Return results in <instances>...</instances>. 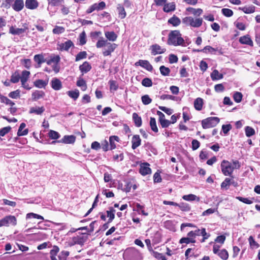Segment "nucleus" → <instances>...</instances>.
Masks as SVG:
<instances>
[{
  "label": "nucleus",
  "instance_id": "58836bf2",
  "mask_svg": "<svg viewBox=\"0 0 260 260\" xmlns=\"http://www.w3.org/2000/svg\"><path fill=\"white\" fill-rule=\"evenodd\" d=\"M67 94L70 98L73 99L74 100H76L79 97V91L77 89L75 90L68 91L67 92Z\"/></svg>",
  "mask_w": 260,
  "mask_h": 260
},
{
  "label": "nucleus",
  "instance_id": "c03bdc74",
  "mask_svg": "<svg viewBox=\"0 0 260 260\" xmlns=\"http://www.w3.org/2000/svg\"><path fill=\"white\" fill-rule=\"evenodd\" d=\"M94 10L100 11L104 9L106 7V4L104 2H101L97 4L95 3L93 5Z\"/></svg>",
  "mask_w": 260,
  "mask_h": 260
},
{
  "label": "nucleus",
  "instance_id": "9b49d317",
  "mask_svg": "<svg viewBox=\"0 0 260 260\" xmlns=\"http://www.w3.org/2000/svg\"><path fill=\"white\" fill-rule=\"evenodd\" d=\"M239 41L241 44L247 45L251 47L253 46V41L248 35L240 37Z\"/></svg>",
  "mask_w": 260,
  "mask_h": 260
},
{
  "label": "nucleus",
  "instance_id": "2f4dec72",
  "mask_svg": "<svg viewBox=\"0 0 260 260\" xmlns=\"http://www.w3.org/2000/svg\"><path fill=\"white\" fill-rule=\"evenodd\" d=\"M60 59L59 55H54L51 56L50 59L46 60V63L48 65H51L52 63L57 64L60 61Z\"/></svg>",
  "mask_w": 260,
  "mask_h": 260
},
{
  "label": "nucleus",
  "instance_id": "f257e3e1",
  "mask_svg": "<svg viewBox=\"0 0 260 260\" xmlns=\"http://www.w3.org/2000/svg\"><path fill=\"white\" fill-rule=\"evenodd\" d=\"M96 47L98 48L104 47L103 50V54L104 56H107L111 55V53L117 47V45L108 42L103 37H100L96 43Z\"/></svg>",
  "mask_w": 260,
  "mask_h": 260
},
{
  "label": "nucleus",
  "instance_id": "6e6552de",
  "mask_svg": "<svg viewBox=\"0 0 260 260\" xmlns=\"http://www.w3.org/2000/svg\"><path fill=\"white\" fill-rule=\"evenodd\" d=\"M28 29L26 26H24L23 28H17L15 26H11L9 27V34L12 35L20 36L24 34L26 30Z\"/></svg>",
  "mask_w": 260,
  "mask_h": 260
},
{
  "label": "nucleus",
  "instance_id": "f3484780",
  "mask_svg": "<svg viewBox=\"0 0 260 260\" xmlns=\"http://www.w3.org/2000/svg\"><path fill=\"white\" fill-rule=\"evenodd\" d=\"M45 111V108L44 107H32L30 108L29 113L33 114L35 113L37 115H41Z\"/></svg>",
  "mask_w": 260,
  "mask_h": 260
},
{
  "label": "nucleus",
  "instance_id": "f03ea898",
  "mask_svg": "<svg viewBox=\"0 0 260 260\" xmlns=\"http://www.w3.org/2000/svg\"><path fill=\"white\" fill-rule=\"evenodd\" d=\"M168 44L174 46H186L184 40L182 38L180 31L177 30H172L169 34Z\"/></svg>",
  "mask_w": 260,
  "mask_h": 260
},
{
  "label": "nucleus",
  "instance_id": "412c9836",
  "mask_svg": "<svg viewBox=\"0 0 260 260\" xmlns=\"http://www.w3.org/2000/svg\"><path fill=\"white\" fill-rule=\"evenodd\" d=\"M45 94V92L43 91L36 90L32 92L31 94L32 99L33 101H36L41 98H44Z\"/></svg>",
  "mask_w": 260,
  "mask_h": 260
},
{
  "label": "nucleus",
  "instance_id": "c85d7f7f",
  "mask_svg": "<svg viewBox=\"0 0 260 260\" xmlns=\"http://www.w3.org/2000/svg\"><path fill=\"white\" fill-rule=\"evenodd\" d=\"M182 199L187 201H197V202L200 201V198L193 194H189L187 195H184L182 197Z\"/></svg>",
  "mask_w": 260,
  "mask_h": 260
},
{
  "label": "nucleus",
  "instance_id": "8fccbe9b",
  "mask_svg": "<svg viewBox=\"0 0 260 260\" xmlns=\"http://www.w3.org/2000/svg\"><path fill=\"white\" fill-rule=\"evenodd\" d=\"M110 85V90L111 91H115L117 90L118 88V85L116 82V81L114 80H110L109 82Z\"/></svg>",
  "mask_w": 260,
  "mask_h": 260
},
{
  "label": "nucleus",
  "instance_id": "69168bd1",
  "mask_svg": "<svg viewBox=\"0 0 260 260\" xmlns=\"http://www.w3.org/2000/svg\"><path fill=\"white\" fill-rule=\"evenodd\" d=\"M20 90H16L9 93V96L12 99H17L20 96Z\"/></svg>",
  "mask_w": 260,
  "mask_h": 260
},
{
  "label": "nucleus",
  "instance_id": "b1692460",
  "mask_svg": "<svg viewBox=\"0 0 260 260\" xmlns=\"http://www.w3.org/2000/svg\"><path fill=\"white\" fill-rule=\"evenodd\" d=\"M91 68V66L87 61H85L82 65H80L79 67L80 70L83 74L89 72Z\"/></svg>",
  "mask_w": 260,
  "mask_h": 260
},
{
  "label": "nucleus",
  "instance_id": "7ed1b4c3",
  "mask_svg": "<svg viewBox=\"0 0 260 260\" xmlns=\"http://www.w3.org/2000/svg\"><path fill=\"white\" fill-rule=\"evenodd\" d=\"M240 167L238 161H234L232 163L224 160L221 163V169L225 176H231L235 169H239Z\"/></svg>",
  "mask_w": 260,
  "mask_h": 260
},
{
  "label": "nucleus",
  "instance_id": "473e14b6",
  "mask_svg": "<svg viewBox=\"0 0 260 260\" xmlns=\"http://www.w3.org/2000/svg\"><path fill=\"white\" fill-rule=\"evenodd\" d=\"M220 258L223 260H226L229 257V253L225 249H221L217 253H216Z\"/></svg>",
  "mask_w": 260,
  "mask_h": 260
},
{
  "label": "nucleus",
  "instance_id": "49530a36",
  "mask_svg": "<svg viewBox=\"0 0 260 260\" xmlns=\"http://www.w3.org/2000/svg\"><path fill=\"white\" fill-rule=\"evenodd\" d=\"M77 85L80 87L81 90L83 91H85L87 89L86 82L83 79H81L77 81Z\"/></svg>",
  "mask_w": 260,
  "mask_h": 260
},
{
  "label": "nucleus",
  "instance_id": "a19ab883",
  "mask_svg": "<svg viewBox=\"0 0 260 260\" xmlns=\"http://www.w3.org/2000/svg\"><path fill=\"white\" fill-rule=\"evenodd\" d=\"M211 77L213 80H214L222 78L223 76L221 74H220L217 70H215L211 73Z\"/></svg>",
  "mask_w": 260,
  "mask_h": 260
},
{
  "label": "nucleus",
  "instance_id": "a18cd8bd",
  "mask_svg": "<svg viewBox=\"0 0 260 260\" xmlns=\"http://www.w3.org/2000/svg\"><path fill=\"white\" fill-rule=\"evenodd\" d=\"M196 242V240H192L191 238H189L188 236L187 237H183L182 238L180 241L179 243L181 244L185 243L186 244L189 243H194Z\"/></svg>",
  "mask_w": 260,
  "mask_h": 260
},
{
  "label": "nucleus",
  "instance_id": "423d86ee",
  "mask_svg": "<svg viewBox=\"0 0 260 260\" xmlns=\"http://www.w3.org/2000/svg\"><path fill=\"white\" fill-rule=\"evenodd\" d=\"M219 118L217 117H210L202 121V127L204 129L215 126L219 122Z\"/></svg>",
  "mask_w": 260,
  "mask_h": 260
},
{
  "label": "nucleus",
  "instance_id": "6ab92c4d",
  "mask_svg": "<svg viewBox=\"0 0 260 260\" xmlns=\"http://www.w3.org/2000/svg\"><path fill=\"white\" fill-rule=\"evenodd\" d=\"M119 141V138L116 136H112L109 137L110 149L113 150L116 148V143Z\"/></svg>",
  "mask_w": 260,
  "mask_h": 260
},
{
  "label": "nucleus",
  "instance_id": "c9c22d12",
  "mask_svg": "<svg viewBox=\"0 0 260 260\" xmlns=\"http://www.w3.org/2000/svg\"><path fill=\"white\" fill-rule=\"evenodd\" d=\"M133 119L136 126L140 127L142 125L141 118L136 113L133 114Z\"/></svg>",
  "mask_w": 260,
  "mask_h": 260
},
{
  "label": "nucleus",
  "instance_id": "c756f323",
  "mask_svg": "<svg viewBox=\"0 0 260 260\" xmlns=\"http://www.w3.org/2000/svg\"><path fill=\"white\" fill-rule=\"evenodd\" d=\"M30 75V72L27 71H23L20 77V80L22 84L26 83Z\"/></svg>",
  "mask_w": 260,
  "mask_h": 260
},
{
  "label": "nucleus",
  "instance_id": "39448f33",
  "mask_svg": "<svg viewBox=\"0 0 260 260\" xmlns=\"http://www.w3.org/2000/svg\"><path fill=\"white\" fill-rule=\"evenodd\" d=\"M24 6L23 0H6L5 7L9 8L12 6L13 10L16 12L21 11L24 8Z\"/></svg>",
  "mask_w": 260,
  "mask_h": 260
},
{
  "label": "nucleus",
  "instance_id": "bb28decb",
  "mask_svg": "<svg viewBox=\"0 0 260 260\" xmlns=\"http://www.w3.org/2000/svg\"><path fill=\"white\" fill-rule=\"evenodd\" d=\"M26 126V124L24 123H21L18 132H17V135L18 136H25L28 134V129H25L24 130L22 131L23 128Z\"/></svg>",
  "mask_w": 260,
  "mask_h": 260
},
{
  "label": "nucleus",
  "instance_id": "6e6d98bb",
  "mask_svg": "<svg viewBox=\"0 0 260 260\" xmlns=\"http://www.w3.org/2000/svg\"><path fill=\"white\" fill-rule=\"evenodd\" d=\"M37 218L38 219L44 220L43 216L34 213H29L26 214V218Z\"/></svg>",
  "mask_w": 260,
  "mask_h": 260
},
{
  "label": "nucleus",
  "instance_id": "2eb2a0df",
  "mask_svg": "<svg viewBox=\"0 0 260 260\" xmlns=\"http://www.w3.org/2000/svg\"><path fill=\"white\" fill-rule=\"evenodd\" d=\"M25 5L28 9L35 10L38 7L39 3L37 0H26Z\"/></svg>",
  "mask_w": 260,
  "mask_h": 260
},
{
  "label": "nucleus",
  "instance_id": "f704fd0d",
  "mask_svg": "<svg viewBox=\"0 0 260 260\" xmlns=\"http://www.w3.org/2000/svg\"><path fill=\"white\" fill-rule=\"evenodd\" d=\"M216 51V49H215L210 46H206L202 50H197V51H198V52H203L206 53H211L212 54H215Z\"/></svg>",
  "mask_w": 260,
  "mask_h": 260
},
{
  "label": "nucleus",
  "instance_id": "338daca9",
  "mask_svg": "<svg viewBox=\"0 0 260 260\" xmlns=\"http://www.w3.org/2000/svg\"><path fill=\"white\" fill-rule=\"evenodd\" d=\"M142 101L144 105H148L151 103L152 100L148 95H144L142 96Z\"/></svg>",
  "mask_w": 260,
  "mask_h": 260
},
{
  "label": "nucleus",
  "instance_id": "603ef678",
  "mask_svg": "<svg viewBox=\"0 0 260 260\" xmlns=\"http://www.w3.org/2000/svg\"><path fill=\"white\" fill-rule=\"evenodd\" d=\"M20 79V76L18 73L15 72L11 77V82L13 83H16L19 82Z\"/></svg>",
  "mask_w": 260,
  "mask_h": 260
},
{
  "label": "nucleus",
  "instance_id": "680f3d73",
  "mask_svg": "<svg viewBox=\"0 0 260 260\" xmlns=\"http://www.w3.org/2000/svg\"><path fill=\"white\" fill-rule=\"evenodd\" d=\"M65 30L64 27L62 26H56L55 28L53 29L52 31L54 34H60L63 33Z\"/></svg>",
  "mask_w": 260,
  "mask_h": 260
},
{
  "label": "nucleus",
  "instance_id": "052dcab7",
  "mask_svg": "<svg viewBox=\"0 0 260 260\" xmlns=\"http://www.w3.org/2000/svg\"><path fill=\"white\" fill-rule=\"evenodd\" d=\"M79 41L81 45H84L86 42V34L85 31H82L79 36Z\"/></svg>",
  "mask_w": 260,
  "mask_h": 260
},
{
  "label": "nucleus",
  "instance_id": "e2e57ef3",
  "mask_svg": "<svg viewBox=\"0 0 260 260\" xmlns=\"http://www.w3.org/2000/svg\"><path fill=\"white\" fill-rule=\"evenodd\" d=\"M222 13L226 17H231L233 15L232 10L228 8H223L221 10Z\"/></svg>",
  "mask_w": 260,
  "mask_h": 260
},
{
  "label": "nucleus",
  "instance_id": "09e8293b",
  "mask_svg": "<svg viewBox=\"0 0 260 260\" xmlns=\"http://www.w3.org/2000/svg\"><path fill=\"white\" fill-rule=\"evenodd\" d=\"M248 241L250 247L252 248H258L259 247L258 244L255 241L253 237L250 236L248 238Z\"/></svg>",
  "mask_w": 260,
  "mask_h": 260
},
{
  "label": "nucleus",
  "instance_id": "5fc2aeb1",
  "mask_svg": "<svg viewBox=\"0 0 260 260\" xmlns=\"http://www.w3.org/2000/svg\"><path fill=\"white\" fill-rule=\"evenodd\" d=\"M48 4L52 6H57L64 3V0H47Z\"/></svg>",
  "mask_w": 260,
  "mask_h": 260
},
{
  "label": "nucleus",
  "instance_id": "4d7b16f0",
  "mask_svg": "<svg viewBox=\"0 0 260 260\" xmlns=\"http://www.w3.org/2000/svg\"><path fill=\"white\" fill-rule=\"evenodd\" d=\"M48 135L52 139H57L60 137V135L58 132L53 130L50 131L48 133Z\"/></svg>",
  "mask_w": 260,
  "mask_h": 260
},
{
  "label": "nucleus",
  "instance_id": "ddd939ff",
  "mask_svg": "<svg viewBox=\"0 0 260 260\" xmlns=\"http://www.w3.org/2000/svg\"><path fill=\"white\" fill-rule=\"evenodd\" d=\"M75 140L76 137L74 135H66L57 142L64 144H73L75 142Z\"/></svg>",
  "mask_w": 260,
  "mask_h": 260
},
{
  "label": "nucleus",
  "instance_id": "3c124183",
  "mask_svg": "<svg viewBox=\"0 0 260 260\" xmlns=\"http://www.w3.org/2000/svg\"><path fill=\"white\" fill-rule=\"evenodd\" d=\"M160 73L163 76H168L170 73V70L169 68L166 67L164 66H161L159 68Z\"/></svg>",
  "mask_w": 260,
  "mask_h": 260
},
{
  "label": "nucleus",
  "instance_id": "72a5a7b5",
  "mask_svg": "<svg viewBox=\"0 0 260 260\" xmlns=\"http://www.w3.org/2000/svg\"><path fill=\"white\" fill-rule=\"evenodd\" d=\"M48 84V81H46L41 79H38L34 82V85L40 88L45 87Z\"/></svg>",
  "mask_w": 260,
  "mask_h": 260
},
{
  "label": "nucleus",
  "instance_id": "dca6fc26",
  "mask_svg": "<svg viewBox=\"0 0 260 260\" xmlns=\"http://www.w3.org/2000/svg\"><path fill=\"white\" fill-rule=\"evenodd\" d=\"M52 88L55 90H59L62 87V83L61 81L57 78H53L51 82Z\"/></svg>",
  "mask_w": 260,
  "mask_h": 260
},
{
  "label": "nucleus",
  "instance_id": "7c9ffc66",
  "mask_svg": "<svg viewBox=\"0 0 260 260\" xmlns=\"http://www.w3.org/2000/svg\"><path fill=\"white\" fill-rule=\"evenodd\" d=\"M239 9L246 14H251L255 11V7L253 5H251L249 6H245L242 8H239Z\"/></svg>",
  "mask_w": 260,
  "mask_h": 260
},
{
  "label": "nucleus",
  "instance_id": "cd10ccee",
  "mask_svg": "<svg viewBox=\"0 0 260 260\" xmlns=\"http://www.w3.org/2000/svg\"><path fill=\"white\" fill-rule=\"evenodd\" d=\"M203 105V100L201 98H198L194 102V108L198 111H200L202 109Z\"/></svg>",
  "mask_w": 260,
  "mask_h": 260
},
{
  "label": "nucleus",
  "instance_id": "0eeeda50",
  "mask_svg": "<svg viewBox=\"0 0 260 260\" xmlns=\"http://www.w3.org/2000/svg\"><path fill=\"white\" fill-rule=\"evenodd\" d=\"M17 224V219L14 216L8 215L0 220V227L10 225L15 226Z\"/></svg>",
  "mask_w": 260,
  "mask_h": 260
},
{
  "label": "nucleus",
  "instance_id": "79ce46f5",
  "mask_svg": "<svg viewBox=\"0 0 260 260\" xmlns=\"http://www.w3.org/2000/svg\"><path fill=\"white\" fill-rule=\"evenodd\" d=\"M150 125L152 131L154 132H158V128L156 125V120L153 117H151L150 120Z\"/></svg>",
  "mask_w": 260,
  "mask_h": 260
},
{
  "label": "nucleus",
  "instance_id": "5701e85b",
  "mask_svg": "<svg viewBox=\"0 0 260 260\" xmlns=\"http://www.w3.org/2000/svg\"><path fill=\"white\" fill-rule=\"evenodd\" d=\"M117 10L118 13L119 17L121 19L124 18L126 16V13L124 8V7L121 4H118Z\"/></svg>",
  "mask_w": 260,
  "mask_h": 260
},
{
  "label": "nucleus",
  "instance_id": "9d476101",
  "mask_svg": "<svg viewBox=\"0 0 260 260\" xmlns=\"http://www.w3.org/2000/svg\"><path fill=\"white\" fill-rule=\"evenodd\" d=\"M139 172L143 176L151 174V170L149 168V164L147 162L142 164L140 165Z\"/></svg>",
  "mask_w": 260,
  "mask_h": 260
},
{
  "label": "nucleus",
  "instance_id": "ea45409f",
  "mask_svg": "<svg viewBox=\"0 0 260 260\" xmlns=\"http://www.w3.org/2000/svg\"><path fill=\"white\" fill-rule=\"evenodd\" d=\"M245 135L247 137L253 136L255 134V130L251 127L247 126L245 127Z\"/></svg>",
  "mask_w": 260,
  "mask_h": 260
},
{
  "label": "nucleus",
  "instance_id": "f8f14e48",
  "mask_svg": "<svg viewBox=\"0 0 260 260\" xmlns=\"http://www.w3.org/2000/svg\"><path fill=\"white\" fill-rule=\"evenodd\" d=\"M135 65L137 66H140L148 71H151L153 70L151 64L148 61L146 60H139L135 63Z\"/></svg>",
  "mask_w": 260,
  "mask_h": 260
},
{
  "label": "nucleus",
  "instance_id": "4be33fe9",
  "mask_svg": "<svg viewBox=\"0 0 260 260\" xmlns=\"http://www.w3.org/2000/svg\"><path fill=\"white\" fill-rule=\"evenodd\" d=\"M175 4L174 3H169L164 5L163 10L165 12L169 13L174 11L175 10Z\"/></svg>",
  "mask_w": 260,
  "mask_h": 260
},
{
  "label": "nucleus",
  "instance_id": "e433bc0d",
  "mask_svg": "<svg viewBox=\"0 0 260 260\" xmlns=\"http://www.w3.org/2000/svg\"><path fill=\"white\" fill-rule=\"evenodd\" d=\"M34 59L39 65H40L43 62H46V60L45 59L44 56L42 54L35 55L34 56Z\"/></svg>",
  "mask_w": 260,
  "mask_h": 260
},
{
  "label": "nucleus",
  "instance_id": "393cba45",
  "mask_svg": "<svg viewBox=\"0 0 260 260\" xmlns=\"http://www.w3.org/2000/svg\"><path fill=\"white\" fill-rule=\"evenodd\" d=\"M73 45V43L71 40H68L59 45L60 49L61 50L68 51Z\"/></svg>",
  "mask_w": 260,
  "mask_h": 260
},
{
  "label": "nucleus",
  "instance_id": "aec40b11",
  "mask_svg": "<svg viewBox=\"0 0 260 260\" xmlns=\"http://www.w3.org/2000/svg\"><path fill=\"white\" fill-rule=\"evenodd\" d=\"M105 36L107 41L114 42L117 39V35L113 31H105Z\"/></svg>",
  "mask_w": 260,
  "mask_h": 260
},
{
  "label": "nucleus",
  "instance_id": "20e7f679",
  "mask_svg": "<svg viewBox=\"0 0 260 260\" xmlns=\"http://www.w3.org/2000/svg\"><path fill=\"white\" fill-rule=\"evenodd\" d=\"M203 22L202 18H193L191 16H187L182 19V23L186 26L195 28L200 27L202 25Z\"/></svg>",
  "mask_w": 260,
  "mask_h": 260
},
{
  "label": "nucleus",
  "instance_id": "1a4fd4ad",
  "mask_svg": "<svg viewBox=\"0 0 260 260\" xmlns=\"http://www.w3.org/2000/svg\"><path fill=\"white\" fill-rule=\"evenodd\" d=\"M150 49L151 50V54L153 55L158 54H162L166 51V48L161 47L157 44L151 45L150 46Z\"/></svg>",
  "mask_w": 260,
  "mask_h": 260
},
{
  "label": "nucleus",
  "instance_id": "a211bd4d",
  "mask_svg": "<svg viewBox=\"0 0 260 260\" xmlns=\"http://www.w3.org/2000/svg\"><path fill=\"white\" fill-rule=\"evenodd\" d=\"M141 140L139 135H134L132 140V146L133 149H135L141 145Z\"/></svg>",
  "mask_w": 260,
  "mask_h": 260
},
{
  "label": "nucleus",
  "instance_id": "13d9d810",
  "mask_svg": "<svg viewBox=\"0 0 260 260\" xmlns=\"http://www.w3.org/2000/svg\"><path fill=\"white\" fill-rule=\"evenodd\" d=\"M87 56V53L85 51L80 52L76 56L75 60L78 61L81 59L85 58Z\"/></svg>",
  "mask_w": 260,
  "mask_h": 260
},
{
  "label": "nucleus",
  "instance_id": "de8ad7c7",
  "mask_svg": "<svg viewBox=\"0 0 260 260\" xmlns=\"http://www.w3.org/2000/svg\"><path fill=\"white\" fill-rule=\"evenodd\" d=\"M177 206L179 207L182 211H189L190 210V207L189 205L185 203L178 204Z\"/></svg>",
  "mask_w": 260,
  "mask_h": 260
},
{
  "label": "nucleus",
  "instance_id": "864d4df0",
  "mask_svg": "<svg viewBox=\"0 0 260 260\" xmlns=\"http://www.w3.org/2000/svg\"><path fill=\"white\" fill-rule=\"evenodd\" d=\"M242 94L238 91L235 92L233 95L234 100L236 103H240L242 100Z\"/></svg>",
  "mask_w": 260,
  "mask_h": 260
},
{
  "label": "nucleus",
  "instance_id": "0e129e2a",
  "mask_svg": "<svg viewBox=\"0 0 260 260\" xmlns=\"http://www.w3.org/2000/svg\"><path fill=\"white\" fill-rule=\"evenodd\" d=\"M231 183V180L229 178H226L222 182V183L221 184V187L222 188L228 189V187L230 186Z\"/></svg>",
  "mask_w": 260,
  "mask_h": 260
},
{
  "label": "nucleus",
  "instance_id": "4468645a",
  "mask_svg": "<svg viewBox=\"0 0 260 260\" xmlns=\"http://www.w3.org/2000/svg\"><path fill=\"white\" fill-rule=\"evenodd\" d=\"M186 14H192L196 16H200L203 13L202 9L200 8L195 9L192 7H188L186 9Z\"/></svg>",
  "mask_w": 260,
  "mask_h": 260
},
{
  "label": "nucleus",
  "instance_id": "37998d69",
  "mask_svg": "<svg viewBox=\"0 0 260 260\" xmlns=\"http://www.w3.org/2000/svg\"><path fill=\"white\" fill-rule=\"evenodd\" d=\"M84 241L82 238L77 236L73 238L72 245L79 244L82 245L83 244Z\"/></svg>",
  "mask_w": 260,
  "mask_h": 260
},
{
  "label": "nucleus",
  "instance_id": "774afa93",
  "mask_svg": "<svg viewBox=\"0 0 260 260\" xmlns=\"http://www.w3.org/2000/svg\"><path fill=\"white\" fill-rule=\"evenodd\" d=\"M159 109L169 115H171L173 113V110L172 109L166 107L159 106Z\"/></svg>",
  "mask_w": 260,
  "mask_h": 260
},
{
  "label": "nucleus",
  "instance_id": "4c0bfd02",
  "mask_svg": "<svg viewBox=\"0 0 260 260\" xmlns=\"http://www.w3.org/2000/svg\"><path fill=\"white\" fill-rule=\"evenodd\" d=\"M115 210L112 207L110 208L109 210L107 211V216L109 217L108 222H111L115 217Z\"/></svg>",
  "mask_w": 260,
  "mask_h": 260
},
{
  "label": "nucleus",
  "instance_id": "a878e982",
  "mask_svg": "<svg viewBox=\"0 0 260 260\" xmlns=\"http://www.w3.org/2000/svg\"><path fill=\"white\" fill-rule=\"evenodd\" d=\"M168 23L172 24L174 26H177L181 23L180 19L175 15L168 20Z\"/></svg>",
  "mask_w": 260,
  "mask_h": 260
},
{
  "label": "nucleus",
  "instance_id": "bf43d9fd",
  "mask_svg": "<svg viewBox=\"0 0 260 260\" xmlns=\"http://www.w3.org/2000/svg\"><path fill=\"white\" fill-rule=\"evenodd\" d=\"M142 84L145 87H150L152 85V82L150 79L145 78L142 81Z\"/></svg>",
  "mask_w": 260,
  "mask_h": 260
}]
</instances>
